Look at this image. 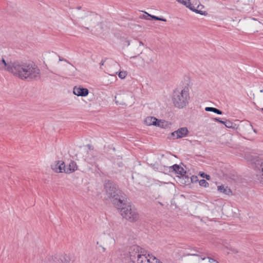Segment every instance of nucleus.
Wrapping results in <instances>:
<instances>
[{"instance_id": "nucleus-7", "label": "nucleus", "mask_w": 263, "mask_h": 263, "mask_svg": "<svg viewBox=\"0 0 263 263\" xmlns=\"http://www.w3.org/2000/svg\"><path fill=\"white\" fill-rule=\"evenodd\" d=\"M187 248H176L175 249L172 254V257L174 261L179 260L182 259L183 257L186 256V253L184 252L183 249Z\"/></svg>"}, {"instance_id": "nucleus-43", "label": "nucleus", "mask_w": 263, "mask_h": 263, "mask_svg": "<svg viewBox=\"0 0 263 263\" xmlns=\"http://www.w3.org/2000/svg\"><path fill=\"white\" fill-rule=\"evenodd\" d=\"M103 63H104V61H102L101 62V65H103Z\"/></svg>"}, {"instance_id": "nucleus-45", "label": "nucleus", "mask_w": 263, "mask_h": 263, "mask_svg": "<svg viewBox=\"0 0 263 263\" xmlns=\"http://www.w3.org/2000/svg\"><path fill=\"white\" fill-rule=\"evenodd\" d=\"M260 109L263 111V108H261Z\"/></svg>"}, {"instance_id": "nucleus-20", "label": "nucleus", "mask_w": 263, "mask_h": 263, "mask_svg": "<svg viewBox=\"0 0 263 263\" xmlns=\"http://www.w3.org/2000/svg\"><path fill=\"white\" fill-rule=\"evenodd\" d=\"M199 185L201 186L207 187L209 186V183L204 179H201L199 181Z\"/></svg>"}, {"instance_id": "nucleus-2", "label": "nucleus", "mask_w": 263, "mask_h": 263, "mask_svg": "<svg viewBox=\"0 0 263 263\" xmlns=\"http://www.w3.org/2000/svg\"><path fill=\"white\" fill-rule=\"evenodd\" d=\"M0 70H6L22 80H37L40 77V70L31 62L17 60L6 63L2 57L0 59Z\"/></svg>"}, {"instance_id": "nucleus-30", "label": "nucleus", "mask_w": 263, "mask_h": 263, "mask_svg": "<svg viewBox=\"0 0 263 263\" xmlns=\"http://www.w3.org/2000/svg\"><path fill=\"white\" fill-rule=\"evenodd\" d=\"M149 117H147L146 118L145 121V122L146 123V124H147L148 125H152V121H153V120H148V119L149 118Z\"/></svg>"}, {"instance_id": "nucleus-5", "label": "nucleus", "mask_w": 263, "mask_h": 263, "mask_svg": "<svg viewBox=\"0 0 263 263\" xmlns=\"http://www.w3.org/2000/svg\"><path fill=\"white\" fill-rule=\"evenodd\" d=\"M140 249L141 248L137 245H133L129 248L128 253L130 260L133 263H136L137 259L138 258V254H141L140 253Z\"/></svg>"}, {"instance_id": "nucleus-40", "label": "nucleus", "mask_w": 263, "mask_h": 263, "mask_svg": "<svg viewBox=\"0 0 263 263\" xmlns=\"http://www.w3.org/2000/svg\"><path fill=\"white\" fill-rule=\"evenodd\" d=\"M81 6H79V7H77V9H78V10L81 9Z\"/></svg>"}, {"instance_id": "nucleus-13", "label": "nucleus", "mask_w": 263, "mask_h": 263, "mask_svg": "<svg viewBox=\"0 0 263 263\" xmlns=\"http://www.w3.org/2000/svg\"><path fill=\"white\" fill-rule=\"evenodd\" d=\"M187 249H193L194 252L193 253H186V256H199L200 253H202V249L200 248L194 247L192 248L191 246H188Z\"/></svg>"}, {"instance_id": "nucleus-23", "label": "nucleus", "mask_w": 263, "mask_h": 263, "mask_svg": "<svg viewBox=\"0 0 263 263\" xmlns=\"http://www.w3.org/2000/svg\"><path fill=\"white\" fill-rule=\"evenodd\" d=\"M151 19H153L156 21H161L163 22H166V20L163 17H160L155 15H151Z\"/></svg>"}, {"instance_id": "nucleus-6", "label": "nucleus", "mask_w": 263, "mask_h": 263, "mask_svg": "<svg viewBox=\"0 0 263 263\" xmlns=\"http://www.w3.org/2000/svg\"><path fill=\"white\" fill-rule=\"evenodd\" d=\"M189 88L185 87L183 89H176L174 91L172 99H187L189 97Z\"/></svg>"}, {"instance_id": "nucleus-41", "label": "nucleus", "mask_w": 263, "mask_h": 263, "mask_svg": "<svg viewBox=\"0 0 263 263\" xmlns=\"http://www.w3.org/2000/svg\"><path fill=\"white\" fill-rule=\"evenodd\" d=\"M139 44H140V45H143V43L142 42H139Z\"/></svg>"}, {"instance_id": "nucleus-35", "label": "nucleus", "mask_w": 263, "mask_h": 263, "mask_svg": "<svg viewBox=\"0 0 263 263\" xmlns=\"http://www.w3.org/2000/svg\"><path fill=\"white\" fill-rule=\"evenodd\" d=\"M159 127L163 128L164 127V123H160V126H159Z\"/></svg>"}, {"instance_id": "nucleus-27", "label": "nucleus", "mask_w": 263, "mask_h": 263, "mask_svg": "<svg viewBox=\"0 0 263 263\" xmlns=\"http://www.w3.org/2000/svg\"><path fill=\"white\" fill-rule=\"evenodd\" d=\"M126 76V73L125 71H120L119 74L118 76L121 79H124Z\"/></svg>"}, {"instance_id": "nucleus-36", "label": "nucleus", "mask_w": 263, "mask_h": 263, "mask_svg": "<svg viewBox=\"0 0 263 263\" xmlns=\"http://www.w3.org/2000/svg\"><path fill=\"white\" fill-rule=\"evenodd\" d=\"M100 247L102 248V250H103V252L105 251L106 249L104 247H102V246H100Z\"/></svg>"}, {"instance_id": "nucleus-34", "label": "nucleus", "mask_w": 263, "mask_h": 263, "mask_svg": "<svg viewBox=\"0 0 263 263\" xmlns=\"http://www.w3.org/2000/svg\"><path fill=\"white\" fill-rule=\"evenodd\" d=\"M231 250H232V251H233L235 253H237L238 252V251L237 250H235L234 249L233 250L232 249H231Z\"/></svg>"}, {"instance_id": "nucleus-33", "label": "nucleus", "mask_w": 263, "mask_h": 263, "mask_svg": "<svg viewBox=\"0 0 263 263\" xmlns=\"http://www.w3.org/2000/svg\"><path fill=\"white\" fill-rule=\"evenodd\" d=\"M171 135L173 138V139H176L175 138L176 137V134L175 133V131L171 133Z\"/></svg>"}, {"instance_id": "nucleus-22", "label": "nucleus", "mask_w": 263, "mask_h": 263, "mask_svg": "<svg viewBox=\"0 0 263 263\" xmlns=\"http://www.w3.org/2000/svg\"><path fill=\"white\" fill-rule=\"evenodd\" d=\"M199 175L202 178H205L207 180L211 179V176L209 175L205 174L204 172H200Z\"/></svg>"}, {"instance_id": "nucleus-37", "label": "nucleus", "mask_w": 263, "mask_h": 263, "mask_svg": "<svg viewBox=\"0 0 263 263\" xmlns=\"http://www.w3.org/2000/svg\"><path fill=\"white\" fill-rule=\"evenodd\" d=\"M253 103H254V105H255L256 109H258L259 108V107L258 106H257V105H256L255 103H254V102Z\"/></svg>"}, {"instance_id": "nucleus-8", "label": "nucleus", "mask_w": 263, "mask_h": 263, "mask_svg": "<svg viewBox=\"0 0 263 263\" xmlns=\"http://www.w3.org/2000/svg\"><path fill=\"white\" fill-rule=\"evenodd\" d=\"M65 164L64 161H57L55 164L51 165V168L56 173H64Z\"/></svg>"}, {"instance_id": "nucleus-38", "label": "nucleus", "mask_w": 263, "mask_h": 263, "mask_svg": "<svg viewBox=\"0 0 263 263\" xmlns=\"http://www.w3.org/2000/svg\"><path fill=\"white\" fill-rule=\"evenodd\" d=\"M87 147H88L89 149H90V148H91V146L90 144H87Z\"/></svg>"}, {"instance_id": "nucleus-44", "label": "nucleus", "mask_w": 263, "mask_h": 263, "mask_svg": "<svg viewBox=\"0 0 263 263\" xmlns=\"http://www.w3.org/2000/svg\"><path fill=\"white\" fill-rule=\"evenodd\" d=\"M159 203L161 205H163V204H162V203H161V202H159Z\"/></svg>"}, {"instance_id": "nucleus-42", "label": "nucleus", "mask_w": 263, "mask_h": 263, "mask_svg": "<svg viewBox=\"0 0 263 263\" xmlns=\"http://www.w3.org/2000/svg\"><path fill=\"white\" fill-rule=\"evenodd\" d=\"M205 259V257H201V259H202V260H204Z\"/></svg>"}, {"instance_id": "nucleus-1", "label": "nucleus", "mask_w": 263, "mask_h": 263, "mask_svg": "<svg viewBox=\"0 0 263 263\" xmlns=\"http://www.w3.org/2000/svg\"><path fill=\"white\" fill-rule=\"evenodd\" d=\"M103 192L105 195L104 200L109 201L116 208L121 209L120 213L123 218L131 222L138 219L137 212L131 205H127L126 194L115 182L111 180H105Z\"/></svg>"}, {"instance_id": "nucleus-32", "label": "nucleus", "mask_w": 263, "mask_h": 263, "mask_svg": "<svg viewBox=\"0 0 263 263\" xmlns=\"http://www.w3.org/2000/svg\"><path fill=\"white\" fill-rule=\"evenodd\" d=\"M208 259H209V261L210 262H215L216 261V263H219L217 261H216L214 259L210 257H207Z\"/></svg>"}, {"instance_id": "nucleus-4", "label": "nucleus", "mask_w": 263, "mask_h": 263, "mask_svg": "<svg viewBox=\"0 0 263 263\" xmlns=\"http://www.w3.org/2000/svg\"><path fill=\"white\" fill-rule=\"evenodd\" d=\"M160 172H163L165 174H168L170 173L174 172L176 174H179L181 177H183L186 174V171L180 165L175 164L168 167L165 166H161L159 168H157Z\"/></svg>"}, {"instance_id": "nucleus-21", "label": "nucleus", "mask_w": 263, "mask_h": 263, "mask_svg": "<svg viewBox=\"0 0 263 263\" xmlns=\"http://www.w3.org/2000/svg\"><path fill=\"white\" fill-rule=\"evenodd\" d=\"M99 17H100V15H98V14L93 13H91L89 15V18H90L91 20H93L95 21H97Z\"/></svg>"}, {"instance_id": "nucleus-28", "label": "nucleus", "mask_w": 263, "mask_h": 263, "mask_svg": "<svg viewBox=\"0 0 263 263\" xmlns=\"http://www.w3.org/2000/svg\"><path fill=\"white\" fill-rule=\"evenodd\" d=\"M213 120L215 121H216V122H218L219 123H220L221 124H224V121H222L220 118H215L213 119Z\"/></svg>"}, {"instance_id": "nucleus-17", "label": "nucleus", "mask_w": 263, "mask_h": 263, "mask_svg": "<svg viewBox=\"0 0 263 263\" xmlns=\"http://www.w3.org/2000/svg\"><path fill=\"white\" fill-rule=\"evenodd\" d=\"M205 110L206 111H212L218 115H222L223 112L219 109L212 107H206Z\"/></svg>"}, {"instance_id": "nucleus-11", "label": "nucleus", "mask_w": 263, "mask_h": 263, "mask_svg": "<svg viewBox=\"0 0 263 263\" xmlns=\"http://www.w3.org/2000/svg\"><path fill=\"white\" fill-rule=\"evenodd\" d=\"M176 137L175 138H181L187 135L189 130L186 127H181L175 131Z\"/></svg>"}, {"instance_id": "nucleus-15", "label": "nucleus", "mask_w": 263, "mask_h": 263, "mask_svg": "<svg viewBox=\"0 0 263 263\" xmlns=\"http://www.w3.org/2000/svg\"><path fill=\"white\" fill-rule=\"evenodd\" d=\"M148 120H153V121H152V125L158 127H159V126H160V123H165V121H162L161 120H159L154 117H150V118L148 119Z\"/></svg>"}, {"instance_id": "nucleus-25", "label": "nucleus", "mask_w": 263, "mask_h": 263, "mask_svg": "<svg viewBox=\"0 0 263 263\" xmlns=\"http://www.w3.org/2000/svg\"><path fill=\"white\" fill-rule=\"evenodd\" d=\"M151 14H148V13L145 12L144 14H143L141 16V18L145 20H150L151 18H149V17H151Z\"/></svg>"}, {"instance_id": "nucleus-3", "label": "nucleus", "mask_w": 263, "mask_h": 263, "mask_svg": "<svg viewBox=\"0 0 263 263\" xmlns=\"http://www.w3.org/2000/svg\"><path fill=\"white\" fill-rule=\"evenodd\" d=\"M247 159L257 171L256 179L263 183V155H250L247 157Z\"/></svg>"}, {"instance_id": "nucleus-39", "label": "nucleus", "mask_w": 263, "mask_h": 263, "mask_svg": "<svg viewBox=\"0 0 263 263\" xmlns=\"http://www.w3.org/2000/svg\"><path fill=\"white\" fill-rule=\"evenodd\" d=\"M253 131L254 133H257V130L256 129H253Z\"/></svg>"}, {"instance_id": "nucleus-18", "label": "nucleus", "mask_w": 263, "mask_h": 263, "mask_svg": "<svg viewBox=\"0 0 263 263\" xmlns=\"http://www.w3.org/2000/svg\"><path fill=\"white\" fill-rule=\"evenodd\" d=\"M62 263H70L71 258L68 255L65 254L62 258H61Z\"/></svg>"}, {"instance_id": "nucleus-31", "label": "nucleus", "mask_w": 263, "mask_h": 263, "mask_svg": "<svg viewBox=\"0 0 263 263\" xmlns=\"http://www.w3.org/2000/svg\"><path fill=\"white\" fill-rule=\"evenodd\" d=\"M59 61H65V62H67V63L71 64L70 63V62H69L67 60H66V59H65L64 58H61L60 56H59Z\"/></svg>"}, {"instance_id": "nucleus-26", "label": "nucleus", "mask_w": 263, "mask_h": 263, "mask_svg": "<svg viewBox=\"0 0 263 263\" xmlns=\"http://www.w3.org/2000/svg\"><path fill=\"white\" fill-rule=\"evenodd\" d=\"M197 181H198V177L197 176L192 175L190 177V183L191 182H192V183H196Z\"/></svg>"}, {"instance_id": "nucleus-14", "label": "nucleus", "mask_w": 263, "mask_h": 263, "mask_svg": "<svg viewBox=\"0 0 263 263\" xmlns=\"http://www.w3.org/2000/svg\"><path fill=\"white\" fill-rule=\"evenodd\" d=\"M218 191L220 193H222L226 195H230V193H232L231 190L227 186H224L223 185H221L219 186H218Z\"/></svg>"}, {"instance_id": "nucleus-10", "label": "nucleus", "mask_w": 263, "mask_h": 263, "mask_svg": "<svg viewBox=\"0 0 263 263\" xmlns=\"http://www.w3.org/2000/svg\"><path fill=\"white\" fill-rule=\"evenodd\" d=\"M78 168V166L76 162L73 160H71L69 165L65 167L64 173L66 174H70L74 172Z\"/></svg>"}, {"instance_id": "nucleus-9", "label": "nucleus", "mask_w": 263, "mask_h": 263, "mask_svg": "<svg viewBox=\"0 0 263 263\" xmlns=\"http://www.w3.org/2000/svg\"><path fill=\"white\" fill-rule=\"evenodd\" d=\"M73 93L78 96L86 97L88 95L89 91L88 89L81 86H75L73 88Z\"/></svg>"}, {"instance_id": "nucleus-19", "label": "nucleus", "mask_w": 263, "mask_h": 263, "mask_svg": "<svg viewBox=\"0 0 263 263\" xmlns=\"http://www.w3.org/2000/svg\"><path fill=\"white\" fill-rule=\"evenodd\" d=\"M115 101L116 105H121L123 108H125L126 106H127V104L125 102H124L122 100H115Z\"/></svg>"}, {"instance_id": "nucleus-24", "label": "nucleus", "mask_w": 263, "mask_h": 263, "mask_svg": "<svg viewBox=\"0 0 263 263\" xmlns=\"http://www.w3.org/2000/svg\"><path fill=\"white\" fill-rule=\"evenodd\" d=\"M184 180V183L185 184H189L190 183V177H189L186 174L183 177H181Z\"/></svg>"}, {"instance_id": "nucleus-12", "label": "nucleus", "mask_w": 263, "mask_h": 263, "mask_svg": "<svg viewBox=\"0 0 263 263\" xmlns=\"http://www.w3.org/2000/svg\"><path fill=\"white\" fill-rule=\"evenodd\" d=\"M175 106L182 108L188 103L187 100H173Z\"/></svg>"}, {"instance_id": "nucleus-29", "label": "nucleus", "mask_w": 263, "mask_h": 263, "mask_svg": "<svg viewBox=\"0 0 263 263\" xmlns=\"http://www.w3.org/2000/svg\"><path fill=\"white\" fill-rule=\"evenodd\" d=\"M152 263H162V262H161L158 259H157L155 257H154L152 258Z\"/></svg>"}, {"instance_id": "nucleus-16", "label": "nucleus", "mask_w": 263, "mask_h": 263, "mask_svg": "<svg viewBox=\"0 0 263 263\" xmlns=\"http://www.w3.org/2000/svg\"><path fill=\"white\" fill-rule=\"evenodd\" d=\"M224 125L227 128H232L234 129H237L238 126L236 124L232 122L230 120L225 121Z\"/></svg>"}]
</instances>
